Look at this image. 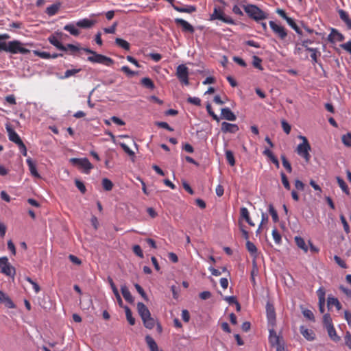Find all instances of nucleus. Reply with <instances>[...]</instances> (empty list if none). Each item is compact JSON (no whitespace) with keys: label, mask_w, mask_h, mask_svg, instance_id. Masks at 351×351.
<instances>
[{"label":"nucleus","mask_w":351,"mask_h":351,"mask_svg":"<svg viewBox=\"0 0 351 351\" xmlns=\"http://www.w3.org/2000/svg\"><path fill=\"white\" fill-rule=\"evenodd\" d=\"M23 45V43L16 40L8 43L0 40V51H3L12 54H27L29 53L30 51L25 48Z\"/></svg>","instance_id":"1"},{"label":"nucleus","mask_w":351,"mask_h":351,"mask_svg":"<svg viewBox=\"0 0 351 351\" xmlns=\"http://www.w3.org/2000/svg\"><path fill=\"white\" fill-rule=\"evenodd\" d=\"M82 50L92 55L87 58V60L90 62L101 64L108 66H111L114 63V60L112 58L97 53L89 48H83Z\"/></svg>","instance_id":"2"},{"label":"nucleus","mask_w":351,"mask_h":351,"mask_svg":"<svg viewBox=\"0 0 351 351\" xmlns=\"http://www.w3.org/2000/svg\"><path fill=\"white\" fill-rule=\"evenodd\" d=\"M243 8L248 16L257 22L267 18V14L256 5L247 4L243 5Z\"/></svg>","instance_id":"3"},{"label":"nucleus","mask_w":351,"mask_h":351,"mask_svg":"<svg viewBox=\"0 0 351 351\" xmlns=\"http://www.w3.org/2000/svg\"><path fill=\"white\" fill-rule=\"evenodd\" d=\"M298 138L302 140V143L298 145L296 152L299 156L302 157L306 162H308L311 158V155L309 154V152L311 151V146L305 136L300 135Z\"/></svg>","instance_id":"4"},{"label":"nucleus","mask_w":351,"mask_h":351,"mask_svg":"<svg viewBox=\"0 0 351 351\" xmlns=\"http://www.w3.org/2000/svg\"><path fill=\"white\" fill-rule=\"evenodd\" d=\"M220 20L227 24H234V21L230 16H226L223 12V8L215 6L213 10V13L210 16V20Z\"/></svg>","instance_id":"5"},{"label":"nucleus","mask_w":351,"mask_h":351,"mask_svg":"<svg viewBox=\"0 0 351 351\" xmlns=\"http://www.w3.org/2000/svg\"><path fill=\"white\" fill-rule=\"evenodd\" d=\"M0 272L12 278L15 276L16 269L10 265L7 257L0 258Z\"/></svg>","instance_id":"6"},{"label":"nucleus","mask_w":351,"mask_h":351,"mask_svg":"<svg viewBox=\"0 0 351 351\" xmlns=\"http://www.w3.org/2000/svg\"><path fill=\"white\" fill-rule=\"evenodd\" d=\"M70 162L74 165H77L84 169V172L85 173H88L93 168V165L89 162V160L86 158H73L70 159Z\"/></svg>","instance_id":"7"},{"label":"nucleus","mask_w":351,"mask_h":351,"mask_svg":"<svg viewBox=\"0 0 351 351\" xmlns=\"http://www.w3.org/2000/svg\"><path fill=\"white\" fill-rule=\"evenodd\" d=\"M176 75L182 84L189 85V69L184 64H180L177 67Z\"/></svg>","instance_id":"8"},{"label":"nucleus","mask_w":351,"mask_h":351,"mask_svg":"<svg viewBox=\"0 0 351 351\" xmlns=\"http://www.w3.org/2000/svg\"><path fill=\"white\" fill-rule=\"evenodd\" d=\"M269 26L272 31L282 40H284L287 36V33L285 29V28L277 23H276L274 21H269Z\"/></svg>","instance_id":"9"},{"label":"nucleus","mask_w":351,"mask_h":351,"mask_svg":"<svg viewBox=\"0 0 351 351\" xmlns=\"http://www.w3.org/2000/svg\"><path fill=\"white\" fill-rule=\"evenodd\" d=\"M267 318L269 326L274 327L276 324V313L272 304L267 302L266 304Z\"/></svg>","instance_id":"10"},{"label":"nucleus","mask_w":351,"mask_h":351,"mask_svg":"<svg viewBox=\"0 0 351 351\" xmlns=\"http://www.w3.org/2000/svg\"><path fill=\"white\" fill-rule=\"evenodd\" d=\"M5 128L8 132L10 141L14 142L16 145L22 141L19 134L12 128L10 124H6Z\"/></svg>","instance_id":"11"},{"label":"nucleus","mask_w":351,"mask_h":351,"mask_svg":"<svg viewBox=\"0 0 351 351\" xmlns=\"http://www.w3.org/2000/svg\"><path fill=\"white\" fill-rule=\"evenodd\" d=\"M269 341L272 346L280 345V337L277 335L274 327L269 326Z\"/></svg>","instance_id":"12"},{"label":"nucleus","mask_w":351,"mask_h":351,"mask_svg":"<svg viewBox=\"0 0 351 351\" xmlns=\"http://www.w3.org/2000/svg\"><path fill=\"white\" fill-rule=\"evenodd\" d=\"M344 40V36L335 29H332L330 34L328 36V40L330 43L341 42Z\"/></svg>","instance_id":"13"},{"label":"nucleus","mask_w":351,"mask_h":351,"mask_svg":"<svg viewBox=\"0 0 351 351\" xmlns=\"http://www.w3.org/2000/svg\"><path fill=\"white\" fill-rule=\"evenodd\" d=\"M221 130L224 133L234 134L239 130V127L236 124L230 123L228 122H223L221 123Z\"/></svg>","instance_id":"14"},{"label":"nucleus","mask_w":351,"mask_h":351,"mask_svg":"<svg viewBox=\"0 0 351 351\" xmlns=\"http://www.w3.org/2000/svg\"><path fill=\"white\" fill-rule=\"evenodd\" d=\"M175 22L176 24L180 25L182 28V30L184 32L193 33L194 32V27L186 21L182 19H176Z\"/></svg>","instance_id":"15"},{"label":"nucleus","mask_w":351,"mask_h":351,"mask_svg":"<svg viewBox=\"0 0 351 351\" xmlns=\"http://www.w3.org/2000/svg\"><path fill=\"white\" fill-rule=\"evenodd\" d=\"M137 310L142 320L145 318L149 317V316L151 315L149 310L143 302L137 303Z\"/></svg>","instance_id":"16"},{"label":"nucleus","mask_w":351,"mask_h":351,"mask_svg":"<svg viewBox=\"0 0 351 351\" xmlns=\"http://www.w3.org/2000/svg\"><path fill=\"white\" fill-rule=\"evenodd\" d=\"M96 23L95 20H90L89 19H83L78 21L76 23V26L81 28H90L93 27Z\"/></svg>","instance_id":"17"},{"label":"nucleus","mask_w":351,"mask_h":351,"mask_svg":"<svg viewBox=\"0 0 351 351\" xmlns=\"http://www.w3.org/2000/svg\"><path fill=\"white\" fill-rule=\"evenodd\" d=\"M0 302L3 303L6 307L10 308L15 307V305L11 299L1 291H0Z\"/></svg>","instance_id":"18"},{"label":"nucleus","mask_w":351,"mask_h":351,"mask_svg":"<svg viewBox=\"0 0 351 351\" xmlns=\"http://www.w3.org/2000/svg\"><path fill=\"white\" fill-rule=\"evenodd\" d=\"M300 332L302 336L308 341H312L315 339V334L313 330L306 328L304 326L300 327Z\"/></svg>","instance_id":"19"},{"label":"nucleus","mask_w":351,"mask_h":351,"mask_svg":"<svg viewBox=\"0 0 351 351\" xmlns=\"http://www.w3.org/2000/svg\"><path fill=\"white\" fill-rule=\"evenodd\" d=\"M221 116L222 118L231 121H234L237 119L236 115L228 108L221 109Z\"/></svg>","instance_id":"20"},{"label":"nucleus","mask_w":351,"mask_h":351,"mask_svg":"<svg viewBox=\"0 0 351 351\" xmlns=\"http://www.w3.org/2000/svg\"><path fill=\"white\" fill-rule=\"evenodd\" d=\"M121 293L124 299L128 302L129 303H133L134 300L133 296L132 295L130 291L126 285H123L121 287Z\"/></svg>","instance_id":"21"},{"label":"nucleus","mask_w":351,"mask_h":351,"mask_svg":"<svg viewBox=\"0 0 351 351\" xmlns=\"http://www.w3.org/2000/svg\"><path fill=\"white\" fill-rule=\"evenodd\" d=\"M48 40L51 45L55 46L59 50L66 51L65 46L62 44L55 35L50 36Z\"/></svg>","instance_id":"22"},{"label":"nucleus","mask_w":351,"mask_h":351,"mask_svg":"<svg viewBox=\"0 0 351 351\" xmlns=\"http://www.w3.org/2000/svg\"><path fill=\"white\" fill-rule=\"evenodd\" d=\"M328 308L330 309L333 306L336 307L337 310H340L341 308V304L337 298H334L332 295H328V301H327Z\"/></svg>","instance_id":"23"},{"label":"nucleus","mask_w":351,"mask_h":351,"mask_svg":"<svg viewBox=\"0 0 351 351\" xmlns=\"http://www.w3.org/2000/svg\"><path fill=\"white\" fill-rule=\"evenodd\" d=\"M173 9L179 12L192 13L196 10V8L193 5H184L183 7H179L171 4Z\"/></svg>","instance_id":"24"},{"label":"nucleus","mask_w":351,"mask_h":351,"mask_svg":"<svg viewBox=\"0 0 351 351\" xmlns=\"http://www.w3.org/2000/svg\"><path fill=\"white\" fill-rule=\"evenodd\" d=\"M61 7V3L60 2L53 3L50 6L47 7L45 12L49 16H54L60 10Z\"/></svg>","instance_id":"25"},{"label":"nucleus","mask_w":351,"mask_h":351,"mask_svg":"<svg viewBox=\"0 0 351 351\" xmlns=\"http://www.w3.org/2000/svg\"><path fill=\"white\" fill-rule=\"evenodd\" d=\"M338 12L340 19L346 24L347 28L351 29V19L348 14L343 10H339Z\"/></svg>","instance_id":"26"},{"label":"nucleus","mask_w":351,"mask_h":351,"mask_svg":"<svg viewBox=\"0 0 351 351\" xmlns=\"http://www.w3.org/2000/svg\"><path fill=\"white\" fill-rule=\"evenodd\" d=\"M295 241L297 245V246L302 250L304 252H308V245L306 244V242L303 238L301 237L296 236L295 237Z\"/></svg>","instance_id":"27"},{"label":"nucleus","mask_w":351,"mask_h":351,"mask_svg":"<svg viewBox=\"0 0 351 351\" xmlns=\"http://www.w3.org/2000/svg\"><path fill=\"white\" fill-rule=\"evenodd\" d=\"M64 29L69 32L71 35L77 36L80 34V30L76 27V25L69 23L64 27Z\"/></svg>","instance_id":"28"},{"label":"nucleus","mask_w":351,"mask_h":351,"mask_svg":"<svg viewBox=\"0 0 351 351\" xmlns=\"http://www.w3.org/2000/svg\"><path fill=\"white\" fill-rule=\"evenodd\" d=\"M145 341L150 349V351H158V347L154 339L149 335L145 337Z\"/></svg>","instance_id":"29"},{"label":"nucleus","mask_w":351,"mask_h":351,"mask_svg":"<svg viewBox=\"0 0 351 351\" xmlns=\"http://www.w3.org/2000/svg\"><path fill=\"white\" fill-rule=\"evenodd\" d=\"M26 162H27V165L29 167V171L31 172V174L32 176H34V177L39 178L40 175L38 173L36 165L32 161V160L31 158H27Z\"/></svg>","instance_id":"30"},{"label":"nucleus","mask_w":351,"mask_h":351,"mask_svg":"<svg viewBox=\"0 0 351 351\" xmlns=\"http://www.w3.org/2000/svg\"><path fill=\"white\" fill-rule=\"evenodd\" d=\"M326 328L328 331V336L333 341L337 342L340 340V337L337 335L336 330L333 326Z\"/></svg>","instance_id":"31"},{"label":"nucleus","mask_w":351,"mask_h":351,"mask_svg":"<svg viewBox=\"0 0 351 351\" xmlns=\"http://www.w3.org/2000/svg\"><path fill=\"white\" fill-rule=\"evenodd\" d=\"M115 43L117 45L124 49L125 50H127V51L130 50V43L128 41H126L122 38H117L115 39Z\"/></svg>","instance_id":"32"},{"label":"nucleus","mask_w":351,"mask_h":351,"mask_svg":"<svg viewBox=\"0 0 351 351\" xmlns=\"http://www.w3.org/2000/svg\"><path fill=\"white\" fill-rule=\"evenodd\" d=\"M225 155L227 162L230 166H234L235 165V159L233 154V152L230 150H226Z\"/></svg>","instance_id":"33"},{"label":"nucleus","mask_w":351,"mask_h":351,"mask_svg":"<svg viewBox=\"0 0 351 351\" xmlns=\"http://www.w3.org/2000/svg\"><path fill=\"white\" fill-rule=\"evenodd\" d=\"M125 312L126 319L130 325H134L135 319L132 317V311L130 308L127 306L123 307Z\"/></svg>","instance_id":"34"},{"label":"nucleus","mask_w":351,"mask_h":351,"mask_svg":"<svg viewBox=\"0 0 351 351\" xmlns=\"http://www.w3.org/2000/svg\"><path fill=\"white\" fill-rule=\"evenodd\" d=\"M144 326L149 329H152L155 326V320L152 316H149L147 318L143 319Z\"/></svg>","instance_id":"35"},{"label":"nucleus","mask_w":351,"mask_h":351,"mask_svg":"<svg viewBox=\"0 0 351 351\" xmlns=\"http://www.w3.org/2000/svg\"><path fill=\"white\" fill-rule=\"evenodd\" d=\"M246 248L248 252L251 254V255L256 256L257 254V248L256 245L250 241H246Z\"/></svg>","instance_id":"36"},{"label":"nucleus","mask_w":351,"mask_h":351,"mask_svg":"<svg viewBox=\"0 0 351 351\" xmlns=\"http://www.w3.org/2000/svg\"><path fill=\"white\" fill-rule=\"evenodd\" d=\"M263 154L269 157L273 163L276 165L277 167H279V162L278 159L274 156L273 153L268 149H266L263 152Z\"/></svg>","instance_id":"37"},{"label":"nucleus","mask_w":351,"mask_h":351,"mask_svg":"<svg viewBox=\"0 0 351 351\" xmlns=\"http://www.w3.org/2000/svg\"><path fill=\"white\" fill-rule=\"evenodd\" d=\"M302 312L304 317H305L306 319L313 322L315 321L314 314L311 310L304 308L302 309Z\"/></svg>","instance_id":"38"},{"label":"nucleus","mask_w":351,"mask_h":351,"mask_svg":"<svg viewBox=\"0 0 351 351\" xmlns=\"http://www.w3.org/2000/svg\"><path fill=\"white\" fill-rule=\"evenodd\" d=\"M141 84L146 88L153 89L154 88V84L151 79L149 77H144L141 80Z\"/></svg>","instance_id":"39"},{"label":"nucleus","mask_w":351,"mask_h":351,"mask_svg":"<svg viewBox=\"0 0 351 351\" xmlns=\"http://www.w3.org/2000/svg\"><path fill=\"white\" fill-rule=\"evenodd\" d=\"M268 210L272 217L273 221L274 222H277L278 221V215L272 204L269 205Z\"/></svg>","instance_id":"40"},{"label":"nucleus","mask_w":351,"mask_h":351,"mask_svg":"<svg viewBox=\"0 0 351 351\" xmlns=\"http://www.w3.org/2000/svg\"><path fill=\"white\" fill-rule=\"evenodd\" d=\"M81 71V69H73L66 70L64 73V75L62 77V79L69 78L75 74L78 73Z\"/></svg>","instance_id":"41"},{"label":"nucleus","mask_w":351,"mask_h":351,"mask_svg":"<svg viewBox=\"0 0 351 351\" xmlns=\"http://www.w3.org/2000/svg\"><path fill=\"white\" fill-rule=\"evenodd\" d=\"M102 186L106 191H110L112 189L113 184L108 178H104L102 180Z\"/></svg>","instance_id":"42"},{"label":"nucleus","mask_w":351,"mask_h":351,"mask_svg":"<svg viewBox=\"0 0 351 351\" xmlns=\"http://www.w3.org/2000/svg\"><path fill=\"white\" fill-rule=\"evenodd\" d=\"M287 22L298 34H301L302 32L299 27L296 25L294 20L291 18L287 19Z\"/></svg>","instance_id":"43"},{"label":"nucleus","mask_w":351,"mask_h":351,"mask_svg":"<svg viewBox=\"0 0 351 351\" xmlns=\"http://www.w3.org/2000/svg\"><path fill=\"white\" fill-rule=\"evenodd\" d=\"M337 180L339 187L342 189V191H344L346 193L349 194L348 186L344 180L339 177L337 178Z\"/></svg>","instance_id":"44"},{"label":"nucleus","mask_w":351,"mask_h":351,"mask_svg":"<svg viewBox=\"0 0 351 351\" xmlns=\"http://www.w3.org/2000/svg\"><path fill=\"white\" fill-rule=\"evenodd\" d=\"M272 237L276 244H280L281 243L282 239L281 235L276 228H274L272 230Z\"/></svg>","instance_id":"45"},{"label":"nucleus","mask_w":351,"mask_h":351,"mask_svg":"<svg viewBox=\"0 0 351 351\" xmlns=\"http://www.w3.org/2000/svg\"><path fill=\"white\" fill-rule=\"evenodd\" d=\"M261 62H262V60L260 58H258V56H254L253 57V62H252L253 66L255 68L262 71L263 69V68L261 65Z\"/></svg>","instance_id":"46"},{"label":"nucleus","mask_w":351,"mask_h":351,"mask_svg":"<svg viewBox=\"0 0 351 351\" xmlns=\"http://www.w3.org/2000/svg\"><path fill=\"white\" fill-rule=\"evenodd\" d=\"M281 159H282V162L283 167L287 169V171L289 173H291L292 171V168H291V164L289 163V162L287 160L286 157L283 155L281 156Z\"/></svg>","instance_id":"47"},{"label":"nucleus","mask_w":351,"mask_h":351,"mask_svg":"<svg viewBox=\"0 0 351 351\" xmlns=\"http://www.w3.org/2000/svg\"><path fill=\"white\" fill-rule=\"evenodd\" d=\"M324 324L326 328L333 326L332 319L329 314H325L323 317Z\"/></svg>","instance_id":"48"},{"label":"nucleus","mask_w":351,"mask_h":351,"mask_svg":"<svg viewBox=\"0 0 351 351\" xmlns=\"http://www.w3.org/2000/svg\"><path fill=\"white\" fill-rule=\"evenodd\" d=\"M342 142L348 147L351 146V134L348 133L342 136Z\"/></svg>","instance_id":"49"},{"label":"nucleus","mask_w":351,"mask_h":351,"mask_svg":"<svg viewBox=\"0 0 351 351\" xmlns=\"http://www.w3.org/2000/svg\"><path fill=\"white\" fill-rule=\"evenodd\" d=\"M187 101L191 104H193L195 106H200L201 105V99L199 97H189L187 99Z\"/></svg>","instance_id":"50"},{"label":"nucleus","mask_w":351,"mask_h":351,"mask_svg":"<svg viewBox=\"0 0 351 351\" xmlns=\"http://www.w3.org/2000/svg\"><path fill=\"white\" fill-rule=\"evenodd\" d=\"M317 296H318V298H319V302H325L326 301V299H325V290L322 288V287H320L317 291Z\"/></svg>","instance_id":"51"},{"label":"nucleus","mask_w":351,"mask_h":351,"mask_svg":"<svg viewBox=\"0 0 351 351\" xmlns=\"http://www.w3.org/2000/svg\"><path fill=\"white\" fill-rule=\"evenodd\" d=\"M25 280L32 285L33 289H34L36 293H38L40 291V288L39 285L36 282H35L31 278L26 277Z\"/></svg>","instance_id":"52"},{"label":"nucleus","mask_w":351,"mask_h":351,"mask_svg":"<svg viewBox=\"0 0 351 351\" xmlns=\"http://www.w3.org/2000/svg\"><path fill=\"white\" fill-rule=\"evenodd\" d=\"M206 110L208 113L213 118V119L216 120L217 121H219V117L215 112L212 110V107L210 104H207L206 105Z\"/></svg>","instance_id":"53"},{"label":"nucleus","mask_w":351,"mask_h":351,"mask_svg":"<svg viewBox=\"0 0 351 351\" xmlns=\"http://www.w3.org/2000/svg\"><path fill=\"white\" fill-rule=\"evenodd\" d=\"M280 176H281L282 182V184L284 185L285 188L287 189V190H289L290 184H289V182L288 181V179H287L286 175L283 172H282Z\"/></svg>","instance_id":"54"},{"label":"nucleus","mask_w":351,"mask_h":351,"mask_svg":"<svg viewBox=\"0 0 351 351\" xmlns=\"http://www.w3.org/2000/svg\"><path fill=\"white\" fill-rule=\"evenodd\" d=\"M281 125H282V128L284 130V132L287 134H289L291 132V125L285 121V120H282L281 121Z\"/></svg>","instance_id":"55"},{"label":"nucleus","mask_w":351,"mask_h":351,"mask_svg":"<svg viewBox=\"0 0 351 351\" xmlns=\"http://www.w3.org/2000/svg\"><path fill=\"white\" fill-rule=\"evenodd\" d=\"M65 48H66V51L69 50L71 51L72 53H74V52H76V51H80V49L82 50L83 48L80 49L79 47L76 46V45H74L73 44H67L66 46H65Z\"/></svg>","instance_id":"56"},{"label":"nucleus","mask_w":351,"mask_h":351,"mask_svg":"<svg viewBox=\"0 0 351 351\" xmlns=\"http://www.w3.org/2000/svg\"><path fill=\"white\" fill-rule=\"evenodd\" d=\"M134 287L138 293L142 296V298H143L145 300H147V295L143 289L138 284H135Z\"/></svg>","instance_id":"57"},{"label":"nucleus","mask_w":351,"mask_h":351,"mask_svg":"<svg viewBox=\"0 0 351 351\" xmlns=\"http://www.w3.org/2000/svg\"><path fill=\"white\" fill-rule=\"evenodd\" d=\"M120 146L123 148L124 152L127 153L129 156H134V152L124 143H121Z\"/></svg>","instance_id":"58"},{"label":"nucleus","mask_w":351,"mask_h":351,"mask_svg":"<svg viewBox=\"0 0 351 351\" xmlns=\"http://www.w3.org/2000/svg\"><path fill=\"white\" fill-rule=\"evenodd\" d=\"M156 125H158L160 128H165V129H166V130H167L169 131H171V132L173 131V129L171 127H170L169 125V124L167 123H166V122H162V121L156 122Z\"/></svg>","instance_id":"59"},{"label":"nucleus","mask_w":351,"mask_h":351,"mask_svg":"<svg viewBox=\"0 0 351 351\" xmlns=\"http://www.w3.org/2000/svg\"><path fill=\"white\" fill-rule=\"evenodd\" d=\"M133 252L136 255H137L140 258L143 257V251L139 245H134L133 247Z\"/></svg>","instance_id":"60"},{"label":"nucleus","mask_w":351,"mask_h":351,"mask_svg":"<svg viewBox=\"0 0 351 351\" xmlns=\"http://www.w3.org/2000/svg\"><path fill=\"white\" fill-rule=\"evenodd\" d=\"M241 216L244 218L245 221H248L250 219V213L246 208L243 207L241 208Z\"/></svg>","instance_id":"61"},{"label":"nucleus","mask_w":351,"mask_h":351,"mask_svg":"<svg viewBox=\"0 0 351 351\" xmlns=\"http://www.w3.org/2000/svg\"><path fill=\"white\" fill-rule=\"evenodd\" d=\"M75 186L82 193H84L86 191V187L84 183L78 180H75Z\"/></svg>","instance_id":"62"},{"label":"nucleus","mask_w":351,"mask_h":351,"mask_svg":"<svg viewBox=\"0 0 351 351\" xmlns=\"http://www.w3.org/2000/svg\"><path fill=\"white\" fill-rule=\"evenodd\" d=\"M341 47L351 54V40L341 44Z\"/></svg>","instance_id":"63"},{"label":"nucleus","mask_w":351,"mask_h":351,"mask_svg":"<svg viewBox=\"0 0 351 351\" xmlns=\"http://www.w3.org/2000/svg\"><path fill=\"white\" fill-rule=\"evenodd\" d=\"M345 343L350 349H351V334L349 332H347L346 334Z\"/></svg>","instance_id":"64"}]
</instances>
